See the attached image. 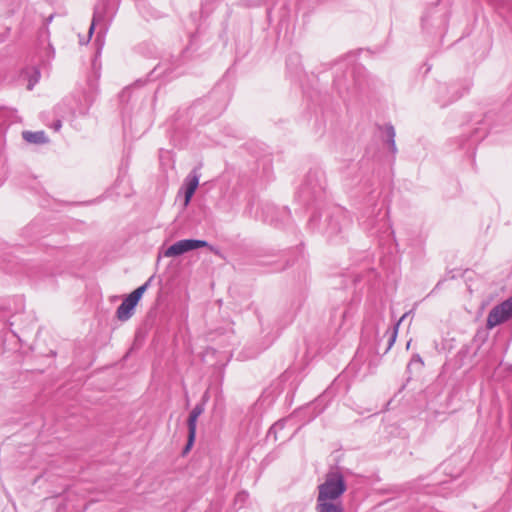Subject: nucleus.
<instances>
[{"mask_svg":"<svg viewBox=\"0 0 512 512\" xmlns=\"http://www.w3.org/2000/svg\"><path fill=\"white\" fill-rule=\"evenodd\" d=\"M150 281L151 278L128 295L136 304H138L144 292L149 287Z\"/></svg>","mask_w":512,"mask_h":512,"instance_id":"obj_13","label":"nucleus"},{"mask_svg":"<svg viewBox=\"0 0 512 512\" xmlns=\"http://www.w3.org/2000/svg\"><path fill=\"white\" fill-rule=\"evenodd\" d=\"M347 489L343 474L338 469H331L326 475L324 482L318 486V501L336 500L340 501V497Z\"/></svg>","mask_w":512,"mask_h":512,"instance_id":"obj_1","label":"nucleus"},{"mask_svg":"<svg viewBox=\"0 0 512 512\" xmlns=\"http://www.w3.org/2000/svg\"><path fill=\"white\" fill-rule=\"evenodd\" d=\"M40 71L38 66H24L20 73V79L27 81V89L32 90L40 79Z\"/></svg>","mask_w":512,"mask_h":512,"instance_id":"obj_6","label":"nucleus"},{"mask_svg":"<svg viewBox=\"0 0 512 512\" xmlns=\"http://www.w3.org/2000/svg\"><path fill=\"white\" fill-rule=\"evenodd\" d=\"M350 224V218L344 210L336 208L327 218V227L325 233L331 237L342 232Z\"/></svg>","mask_w":512,"mask_h":512,"instance_id":"obj_4","label":"nucleus"},{"mask_svg":"<svg viewBox=\"0 0 512 512\" xmlns=\"http://www.w3.org/2000/svg\"><path fill=\"white\" fill-rule=\"evenodd\" d=\"M205 397H206V395L204 396V398ZM204 410H205V400L203 402L195 405V407L190 412V415L187 420L188 430L196 431L197 420H198L199 416L204 412Z\"/></svg>","mask_w":512,"mask_h":512,"instance_id":"obj_10","label":"nucleus"},{"mask_svg":"<svg viewBox=\"0 0 512 512\" xmlns=\"http://www.w3.org/2000/svg\"><path fill=\"white\" fill-rule=\"evenodd\" d=\"M62 127V122L61 120H57L53 123L52 125V128L54 129V131H59Z\"/></svg>","mask_w":512,"mask_h":512,"instance_id":"obj_20","label":"nucleus"},{"mask_svg":"<svg viewBox=\"0 0 512 512\" xmlns=\"http://www.w3.org/2000/svg\"><path fill=\"white\" fill-rule=\"evenodd\" d=\"M136 305L137 304L129 296H127L116 310L117 318L120 321L129 320L134 313Z\"/></svg>","mask_w":512,"mask_h":512,"instance_id":"obj_7","label":"nucleus"},{"mask_svg":"<svg viewBox=\"0 0 512 512\" xmlns=\"http://www.w3.org/2000/svg\"><path fill=\"white\" fill-rule=\"evenodd\" d=\"M285 422L284 421H278L276 422L270 429H269V435L274 434L276 436V433L278 430L284 429Z\"/></svg>","mask_w":512,"mask_h":512,"instance_id":"obj_19","label":"nucleus"},{"mask_svg":"<svg viewBox=\"0 0 512 512\" xmlns=\"http://www.w3.org/2000/svg\"><path fill=\"white\" fill-rule=\"evenodd\" d=\"M408 315V313H405L400 319L399 321L394 325V328H393V331L391 333V336L389 338V343H388V348L387 350H389L392 345L394 344L395 340H396V337H397V333H398V328H399V325L400 323L406 318V316Z\"/></svg>","mask_w":512,"mask_h":512,"instance_id":"obj_17","label":"nucleus"},{"mask_svg":"<svg viewBox=\"0 0 512 512\" xmlns=\"http://www.w3.org/2000/svg\"><path fill=\"white\" fill-rule=\"evenodd\" d=\"M276 212V208L274 206H266L263 208L264 221L269 222L271 224H276L277 219L273 218V214Z\"/></svg>","mask_w":512,"mask_h":512,"instance_id":"obj_16","label":"nucleus"},{"mask_svg":"<svg viewBox=\"0 0 512 512\" xmlns=\"http://www.w3.org/2000/svg\"><path fill=\"white\" fill-rule=\"evenodd\" d=\"M195 436H196V431L193 430V432H192V430H188V441L183 450L184 454L187 453L193 446V443L195 441Z\"/></svg>","mask_w":512,"mask_h":512,"instance_id":"obj_18","label":"nucleus"},{"mask_svg":"<svg viewBox=\"0 0 512 512\" xmlns=\"http://www.w3.org/2000/svg\"><path fill=\"white\" fill-rule=\"evenodd\" d=\"M150 281L151 278L128 295L136 304H138L144 292L149 287Z\"/></svg>","mask_w":512,"mask_h":512,"instance_id":"obj_15","label":"nucleus"},{"mask_svg":"<svg viewBox=\"0 0 512 512\" xmlns=\"http://www.w3.org/2000/svg\"><path fill=\"white\" fill-rule=\"evenodd\" d=\"M512 317V296L502 303L496 305L489 312L486 326L492 329L500 325Z\"/></svg>","mask_w":512,"mask_h":512,"instance_id":"obj_2","label":"nucleus"},{"mask_svg":"<svg viewBox=\"0 0 512 512\" xmlns=\"http://www.w3.org/2000/svg\"><path fill=\"white\" fill-rule=\"evenodd\" d=\"M282 213H284V214H288V212L286 211V209H283V210H282Z\"/></svg>","mask_w":512,"mask_h":512,"instance_id":"obj_22","label":"nucleus"},{"mask_svg":"<svg viewBox=\"0 0 512 512\" xmlns=\"http://www.w3.org/2000/svg\"><path fill=\"white\" fill-rule=\"evenodd\" d=\"M208 246V242L205 240L198 239H183L175 242L170 247L166 249L164 252L165 257H176L180 256L186 252L206 247Z\"/></svg>","mask_w":512,"mask_h":512,"instance_id":"obj_3","label":"nucleus"},{"mask_svg":"<svg viewBox=\"0 0 512 512\" xmlns=\"http://www.w3.org/2000/svg\"><path fill=\"white\" fill-rule=\"evenodd\" d=\"M314 175L311 173L307 176L306 183L302 186L300 193L303 197L304 201H309L311 197L316 196L321 190L322 186L320 184H313L312 178Z\"/></svg>","mask_w":512,"mask_h":512,"instance_id":"obj_8","label":"nucleus"},{"mask_svg":"<svg viewBox=\"0 0 512 512\" xmlns=\"http://www.w3.org/2000/svg\"><path fill=\"white\" fill-rule=\"evenodd\" d=\"M157 68H158V67L156 66V67H155V68L150 72V74H149L150 79H149V80H155V79H156V77H157V76H154V73L156 72Z\"/></svg>","mask_w":512,"mask_h":512,"instance_id":"obj_21","label":"nucleus"},{"mask_svg":"<svg viewBox=\"0 0 512 512\" xmlns=\"http://www.w3.org/2000/svg\"><path fill=\"white\" fill-rule=\"evenodd\" d=\"M380 129H383L386 137V142L388 144L390 152L395 155L397 153V147L395 143V128L392 124L388 123L385 124L383 127H379Z\"/></svg>","mask_w":512,"mask_h":512,"instance_id":"obj_12","label":"nucleus"},{"mask_svg":"<svg viewBox=\"0 0 512 512\" xmlns=\"http://www.w3.org/2000/svg\"><path fill=\"white\" fill-rule=\"evenodd\" d=\"M150 281L151 278L128 295L136 304H138L144 292L149 287Z\"/></svg>","mask_w":512,"mask_h":512,"instance_id":"obj_14","label":"nucleus"},{"mask_svg":"<svg viewBox=\"0 0 512 512\" xmlns=\"http://www.w3.org/2000/svg\"><path fill=\"white\" fill-rule=\"evenodd\" d=\"M316 512H344L341 501L336 500H316Z\"/></svg>","mask_w":512,"mask_h":512,"instance_id":"obj_9","label":"nucleus"},{"mask_svg":"<svg viewBox=\"0 0 512 512\" xmlns=\"http://www.w3.org/2000/svg\"><path fill=\"white\" fill-rule=\"evenodd\" d=\"M200 173L199 167L194 168L189 175L185 178V204L187 205L192 196L194 195L198 185H199Z\"/></svg>","mask_w":512,"mask_h":512,"instance_id":"obj_5","label":"nucleus"},{"mask_svg":"<svg viewBox=\"0 0 512 512\" xmlns=\"http://www.w3.org/2000/svg\"><path fill=\"white\" fill-rule=\"evenodd\" d=\"M23 139L31 144H45L49 141L44 131H23L22 132Z\"/></svg>","mask_w":512,"mask_h":512,"instance_id":"obj_11","label":"nucleus"}]
</instances>
